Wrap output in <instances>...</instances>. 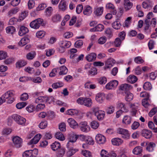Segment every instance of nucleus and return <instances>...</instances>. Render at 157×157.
Wrapping results in <instances>:
<instances>
[{"instance_id": "obj_11", "label": "nucleus", "mask_w": 157, "mask_h": 157, "mask_svg": "<svg viewBox=\"0 0 157 157\" xmlns=\"http://www.w3.org/2000/svg\"><path fill=\"white\" fill-rule=\"evenodd\" d=\"M115 61L114 59L112 58H110L107 59L105 63V69L111 68L115 63Z\"/></svg>"}, {"instance_id": "obj_35", "label": "nucleus", "mask_w": 157, "mask_h": 157, "mask_svg": "<svg viewBox=\"0 0 157 157\" xmlns=\"http://www.w3.org/2000/svg\"><path fill=\"white\" fill-rule=\"evenodd\" d=\"M118 106L121 109L120 110L125 112H127L128 111V109L124 103L122 102L119 103L118 104Z\"/></svg>"}, {"instance_id": "obj_1", "label": "nucleus", "mask_w": 157, "mask_h": 157, "mask_svg": "<svg viewBox=\"0 0 157 157\" xmlns=\"http://www.w3.org/2000/svg\"><path fill=\"white\" fill-rule=\"evenodd\" d=\"M14 94L13 91H8L5 92L2 96L4 101L9 104L12 103L14 101L13 97Z\"/></svg>"}, {"instance_id": "obj_27", "label": "nucleus", "mask_w": 157, "mask_h": 157, "mask_svg": "<svg viewBox=\"0 0 157 157\" xmlns=\"http://www.w3.org/2000/svg\"><path fill=\"white\" fill-rule=\"evenodd\" d=\"M51 147L53 151H56L60 148V144L59 142L55 141L51 145Z\"/></svg>"}, {"instance_id": "obj_54", "label": "nucleus", "mask_w": 157, "mask_h": 157, "mask_svg": "<svg viewBox=\"0 0 157 157\" xmlns=\"http://www.w3.org/2000/svg\"><path fill=\"white\" fill-rule=\"evenodd\" d=\"M65 149L63 147H62L59 149L57 153V156L59 157H62L65 153Z\"/></svg>"}, {"instance_id": "obj_34", "label": "nucleus", "mask_w": 157, "mask_h": 157, "mask_svg": "<svg viewBox=\"0 0 157 157\" xmlns=\"http://www.w3.org/2000/svg\"><path fill=\"white\" fill-rule=\"evenodd\" d=\"M142 151V149L141 147L138 146L136 147L133 150V153L135 155H138L140 154Z\"/></svg>"}, {"instance_id": "obj_56", "label": "nucleus", "mask_w": 157, "mask_h": 157, "mask_svg": "<svg viewBox=\"0 0 157 157\" xmlns=\"http://www.w3.org/2000/svg\"><path fill=\"white\" fill-rule=\"evenodd\" d=\"M134 62L137 64H141L143 63L144 61L140 56H137L135 58Z\"/></svg>"}, {"instance_id": "obj_22", "label": "nucleus", "mask_w": 157, "mask_h": 157, "mask_svg": "<svg viewBox=\"0 0 157 157\" xmlns=\"http://www.w3.org/2000/svg\"><path fill=\"white\" fill-rule=\"evenodd\" d=\"M138 79L137 78L136 76L131 75L127 78V81L131 83H134L136 82Z\"/></svg>"}, {"instance_id": "obj_14", "label": "nucleus", "mask_w": 157, "mask_h": 157, "mask_svg": "<svg viewBox=\"0 0 157 157\" xmlns=\"http://www.w3.org/2000/svg\"><path fill=\"white\" fill-rule=\"evenodd\" d=\"M92 12V8L90 6L86 5L84 7L83 13L84 15L89 16L91 14Z\"/></svg>"}, {"instance_id": "obj_38", "label": "nucleus", "mask_w": 157, "mask_h": 157, "mask_svg": "<svg viewBox=\"0 0 157 157\" xmlns=\"http://www.w3.org/2000/svg\"><path fill=\"white\" fill-rule=\"evenodd\" d=\"M150 101V100L149 98H145L142 100V105L145 108H147L149 105H150V104L149 103V101Z\"/></svg>"}, {"instance_id": "obj_49", "label": "nucleus", "mask_w": 157, "mask_h": 157, "mask_svg": "<svg viewBox=\"0 0 157 157\" xmlns=\"http://www.w3.org/2000/svg\"><path fill=\"white\" fill-rule=\"evenodd\" d=\"M112 26L114 29H120L121 25L119 21H115L112 24Z\"/></svg>"}, {"instance_id": "obj_57", "label": "nucleus", "mask_w": 157, "mask_h": 157, "mask_svg": "<svg viewBox=\"0 0 157 157\" xmlns=\"http://www.w3.org/2000/svg\"><path fill=\"white\" fill-rule=\"evenodd\" d=\"M83 42L81 40H79L76 41L75 44V46L77 48H79L83 45Z\"/></svg>"}, {"instance_id": "obj_24", "label": "nucleus", "mask_w": 157, "mask_h": 157, "mask_svg": "<svg viewBox=\"0 0 157 157\" xmlns=\"http://www.w3.org/2000/svg\"><path fill=\"white\" fill-rule=\"evenodd\" d=\"M104 28V25L101 24H99L94 28L90 29L91 31H101Z\"/></svg>"}, {"instance_id": "obj_46", "label": "nucleus", "mask_w": 157, "mask_h": 157, "mask_svg": "<svg viewBox=\"0 0 157 157\" xmlns=\"http://www.w3.org/2000/svg\"><path fill=\"white\" fill-rule=\"evenodd\" d=\"M6 31L7 33L13 34L15 31V28L13 26L7 27L6 28Z\"/></svg>"}, {"instance_id": "obj_47", "label": "nucleus", "mask_w": 157, "mask_h": 157, "mask_svg": "<svg viewBox=\"0 0 157 157\" xmlns=\"http://www.w3.org/2000/svg\"><path fill=\"white\" fill-rule=\"evenodd\" d=\"M29 80H31L32 81L35 83H40L42 82V79L40 77H36L34 78H28Z\"/></svg>"}, {"instance_id": "obj_36", "label": "nucleus", "mask_w": 157, "mask_h": 157, "mask_svg": "<svg viewBox=\"0 0 157 157\" xmlns=\"http://www.w3.org/2000/svg\"><path fill=\"white\" fill-rule=\"evenodd\" d=\"M155 144L152 142L149 143L147 146L146 150L149 151H152L153 150L154 148L155 147Z\"/></svg>"}, {"instance_id": "obj_29", "label": "nucleus", "mask_w": 157, "mask_h": 157, "mask_svg": "<svg viewBox=\"0 0 157 157\" xmlns=\"http://www.w3.org/2000/svg\"><path fill=\"white\" fill-rule=\"evenodd\" d=\"M105 116V114L104 111L102 110H100L98 113H96L95 116L98 120H102Z\"/></svg>"}, {"instance_id": "obj_25", "label": "nucleus", "mask_w": 157, "mask_h": 157, "mask_svg": "<svg viewBox=\"0 0 157 157\" xmlns=\"http://www.w3.org/2000/svg\"><path fill=\"white\" fill-rule=\"evenodd\" d=\"M29 42V39L27 37H25L21 40L19 42L18 44L20 46H23Z\"/></svg>"}, {"instance_id": "obj_33", "label": "nucleus", "mask_w": 157, "mask_h": 157, "mask_svg": "<svg viewBox=\"0 0 157 157\" xmlns=\"http://www.w3.org/2000/svg\"><path fill=\"white\" fill-rule=\"evenodd\" d=\"M132 117L128 116H124L122 121L123 123L126 124H129L131 122Z\"/></svg>"}, {"instance_id": "obj_6", "label": "nucleus", "mask_w": 157, "mask_h": 157, "mask_svg": "<svg viewBox=\"0 0 157 157\" xmlns=\"http://www.w3.org/2000/svg\"><path fill=\"white\" fill-rule=\"evenodd\" d=\"M117 131L118 134L121 135L122 137L124 139H128L130 137V134L127 129L119 128L117 129Z\"/></svg>"}, {"instance_id": "obj_7", "label": "nucleus", "mask_w": 157, "mask_h": 157, "mask_svg": "<svg viewBox=\"0 0 157 157\" xmlns=\"http://www.w3.org/2000/svg\"><path fill=\"white\" fill-rule=\"evenodd\" d=\"M118 82L116 80H113L110 81L106 84L105 88L107 90H111L113 89L117 86Z\"/></svg>"}, {"instance_id": "obj_16", "label": "nucleus", "mask_w": 157, "mask_h": 157, "mask_svg": "<svg viewBox=\"0 0 157 157\" xmlns=\"http://www.w3.org/2000/svg\"><path fill=\"white\" fill-rule=\"evenodd\" d=\"M97 55L96 53L92 52L87 55L86 56V60L89 62L94 61L96 58Z\"/></svg>"}, {"instance_id": "obj_8", "label": "nucleus", "mask_w": 157, "mask_h": 157, "mask_svg": "<svg viewBox=\"0 0 157 157\" xmlns=\"http://www.w3.org/2000/svg\"><path fill=\"white\" fill-rule=\"evenodd\" d=\"M140 105V104L138 103H135L134 104H130V106L131 109V115L133 116L136 115L137 113L138 107Z\"/></svg>"}, {"instance_id": "obj_50", "label": "nucleus", "mask_w": 157, "mask_h": 157, "mask_svg": "<svg viewBox=\"0 0 157 157\" xmlns=\"http://www.w3.org/2000/svg\"><path fill=\"white\" fill-rule=\"evenodd\" d=\"M36 55L35 52H31L27 55V58L28 59H32L35 57Z\"/></svg>"}, {"instance_id": "obj_39", "label": "nucleus", "mask_w": 157, "mask_h": 157, "mask_svg": "<svg viewBox=\"0 0 157 157\" xmlns=\"http://www.w3.org/2000/svg\"><path fill=\"white\" fill-rule=\"evenodd\" d=\"M56 139L61 141H63L65 139V137L62 133L61 132H57L55 135Z\"/></svg>"}, {"instance_id": "obj_64", "label": "nucleus", "mask_w": 157, "mask_h": 157, "mask_svg": "<svg viewBox=\"0 0 157 157\" xmlns=\"http://www.w3.org/2000/svg\"><path fill=\"white\" fill-rule=\"evenodd\" d=\"M151 1L150 0H147L143 2L142 3L143 7L146 9L148 8L150 5Z\"/></svg>"}, {"instance_id": "obj_37", "label": "nucleus", "mask_w": 157, "mask_h": 157, "mask_svg": "<svg viewBox=\"0 0 157 157\" xmlns=\"http://www.w3.org/2000/svg\"><path fill=\"white\" fill-rule=\"evenodd\" d=\"M133 98V95L132 93L129 92H128L126 93L125 99L127 101H129L132 100Z\"/></svg>"}, {"instance_id": "obj_55", "label": "nucleus", "mask_w": 157, "mask_h": 157, "mask_svg": "<svg viewBox=\"0 0 157 157\" xmlns=\"http://www.w3.org/2000/svg\"><path fill=\"white\" fill-rule=\"evenodd\" d=\"M39 127L41 129H44L47 126V122L46 121L41 122L39 125Z\"/></svg>"}, {"instance_id": "obj_13", "label": "nucleus", "mask_w": 157, "mask_h": 157, "mask_svg": "<svg viewBox=\"0 0 157 157\" xmlns=\"http://www.w3.org/2000/svg\"><path fill=\"white\" fill-rule=\"evenodd\" d=\"M50 98L47 96H40L36 99L35 101L36 103L42 102H47L48 101Z\"/></svg>"}, {"instance_id": "obj_12", "label": "nucleus", "mask_w": 157, "mask_h": 157, "mask_svg": "<svg viewBox=\"0 0 157 157\" xmlns=\"http://www.w3.org/2000/svg\"><path fill=\"white\" fill-rule=\"evenodd\" d=\"M71 127L75 128L78 127V124L76 121L72 118H69L67 121Z\"/></svg>"}, {"instance_id": "obj_42", "label": "nucleus", "mask_w": 157, "mask_h": 157, "mask_svg": "<svg viewBox=\"0 0 157 157\" xmlns=\"http://www.w3.org/2000/svg\"><path fill=\"white\" fill-rule=\"evenodd\" d=\"M144 90H150L152 88V86L150 82H146L144 84L143 86Z\"/></svg>"}, {"instance_id": "obj_28", "label": "nucleus", "mask_w": 157, "mask_h": 157, "mask_svg": "<svg viewBox=\"0 0 157 157\" xmlns=\"http://www.w3.org/2000/svg\"><path fill=\"white\" fill-rule=\"evenodd\" d=\"M83 105L88 107H90L92 104V100L90 98H84Z\"/></svg>"}, {"instance_id": "obj_63", "label": "nucleus", "mask_w": 157, "mask_h": 157, "mask_svg": "<svg viewBox=\"0 0 157 157\" xmlns=\"http://www.w3.org/2000/svg\"><path fill=\"white\" fill-rule=\"evenodd\" d=\"M106 38L105 36H102L100 37L98 40V43L101 44H104L106 41Z\"/></svg>"}, {"instance_id": "obj_58", "label": "nucleus", "mask_w": 157, "mask_h": 157, "mask_svg": "<svg viewBox=\"0 0 157 157\" xmlns=\"http://www.w3.org/2000/svg\"><path fill=\"white\" fill-rule=\"evenodd\" d=\"M121 43V40L119 38H116L114 41V45L116 47H119Z\"/></svg>"}, {"instance_id": "obj_9", "label": "nucleus", "mask_w": 157, "mask_h": 157, "mask_svg": "<svg viewBox=\"0 0 157 157\" xmlns=\"http://www.w3.org/2000/svg\"><path fill=\"white\" fill-rule=\"evenodd\" d=\"M79 128L80 130L83 132H87L90 130V127L86 121L81 122L79 124Z\"/></svg>"}, {"instance_id": "obj_51", "label": "nucleus", "mask_w": 157, "mask_h": 157, "mask_svg": "<svg viewBox=\"0 0 157 157\" xmlns=\"http://www.w3.org/2000/svg\"><path fill=\"white\" fill-rule=\"evenodd\" d=\"M17 8L16 7L10 10L8 12V15L11 17L13 14H16L18 11Z\"/></svg>"}, {"instance_id": "obj_4", "label": "nucleus", "mask_w": 157, "mask_h": 157, "mask_svg": "<svg viewBox=\"0 0 157 157\" xmlns=\"http://www.w3.org/2000/svg\"><path fill=\"white\" fill-rule=\"evenodd\" d=\"M12 140L13 146L15 147L19 148L22 147L23 140L20 137L17 136H14L12 137Z\"/></svg>"}, {"instance_id": "obj_32", "label": "nucleus", "mask_w": 157, "mask_h": 157, "mask_svg": "<svg viewBox=\"0 0 157 157\" xmlns=\"http://www.w3.org/2000/svg\"><path fill=\"white\" fill-rule=\"evenodd\" d=\"M60 71L59 72V74L60 75H64L67 73L68 72V69L64 66H61L60 68H59V70Z\"/></svg>"}, {"instance_id": "obj_45", "label": "nucleus", "mask_w": 157, "mask_h": 157, "mask_svg": "<svg viewBox=\"0 0 157 157\" xmlns=\"http://www.w3.org/2000/svg\"><path fill=\"white\" fill-rule=\"evenodd\" d=\"M97 69L95 67H93L88 71V75L92 76H94L97 74Z\"/></svg>"}, {"instance_id": "obj_23", "label": "nucleus", "mask_w": 157, "mask_h": 157, "mask_svg": "<svg viewBox=\"0 0 157 157\" xmlns=\"http://www.w3.org/2000/svg\"><path fill=\"white\" fill-rule=\"evenodd\" d=\"M105 98V94L103 93H98L96 97V100L99 103H102Z\"/></svg>"}, {"instance_id": "obj_48", "label": "nucleus", "mask_w": 157, "mask_h": 157, "mask_svg": "<svg viewBox=\"0 0 157 157\" xmlns=\"http://www.w3.org/2000/svg\"><path fill=\"white\" fill-rule=\"evenodd\" d=\"M61 45L66 48H69L71 46V43L69 41H63L61 42Z\"/></svg>"}, {"instance_id": "obj_53", "label": "nucleus", "mask_w": 157, "mask_h": 157, "mask_svg": "<svg viewBox=\"0 0 157 157\" xmlns=\"http://www.w3.org/2000/svg\"><path fill=\"white\" fill-rule=\"evenodd\" d=\"M78 138V135H73L71 136L70 138L69 141L67 143V145L70 144V142H75L77 140Z\"/></svg>"}, {"instance_id": "obj_10", "label": "nucleus", "mask_w": 157, "mask_h": 157, "mask_svg": "<svg viewBox=\"0 0 157 157\" xmlns=\"http://www.w3.org/2000/svg\"><path fill=\"white\" fill-rule=\"evenodd\" d=\"M95 139L97 143L99 144H103L106 141L105 137L100 134H98L96 135Z\"/></svg>"}, {"instance_id": "obj_59", "label": "nucleus", "mask_w": 157, "mask_h": 157, "mask_svg": "<svg viewBox=\"0 0 157 157\" xmlns=\"http://www.w3.org/2000/svg\"><path fill=\"white\" fill-rule=\"evenodd\" d=\"M26 105L25 102H21L17 104L16 107L17 109H20L24 107Z\"/></svg>"}, {"instance_id": "obj_20", "label": "nucleus", "mask_w": 157, "mask_h": 157, "mask_svg": "<svg viewBox=\"0 0 157 157\" xmlns=\"http://www.w3.org/2000/svg\"><path fill=\"white\" fill-rule=\"evenodd\" d=\"M41 138V135L38 134L36 135L29 142V144H36L39 141Z\"/></svg>"}, {"instance_id": "obj_15", "label": "nucleus", "mask_w": 157, "mask_h": 157, "mask_svg": "<svg viewBox=\"0 0 157 157\" xmlns=\"http://www.w3.org/2000/svg\"><path fill=\"white\" fill-rule=\"evenodd\" d=\"M152 134L151 131L147 129L143 130L141 132L142 136L147 139L151 138L152 136Z\"/></svg>"}, {"instance_id": "obj_31", "label": "nucleus", "mask_w": 157, "mask_h": 157, "mask_svg": "<svg viewBox=\"0 0 157 157\" xmlns=\"http://www.w3.org/2000/svg\"><path fill=\"white\" fill-rule=\"evenodd\" d=\"M27 64V62L23 60H21L17 62L16 63V65L17 67L20 68L26 65Z\"/></svg>"}, {"instance_id": "obj_26", "label": "nucleus", "mask_w": 157, "mask_h": 157, "mask_svg": "<svg viewBox=\"0 0 157 157\" xmlns=\"http://www.w3.org/2000/svg\"><path fill=\"white\" fill-rule=\"evenodd\" d=\"M103 7H99L95 9L94 13L96 16L101 15L103 12Z\"/></svg>"}, {"instance_id": "obj_19", "label": "nucleus", "mask_w": 157, "mask_h": 157, "mask_svg": "<svg viewBox=\"0 0 157 157\" xmlns=\"http://www.w3.org/2000/svg\"><path fill=\"white\" fill-rule=\"evenodd\" d=\"M112 144L114 145L119 146L123 142V140L120 138H115L111 140Z\"/></svg>"}, {"instance_id": "obj_41", "label": "nucleus", "mask_w": 157, "mask_h": 157, "mask_svg": "<svg viewBox=\"0 0 157 157\" xmlns=\"http://www.w3.org/2000/svg\"><path fill=\"white\" fill-rule=\"evenodd\" d=\"M61 16L59 14H56L52 17V20L53 22L60 21L61 18Z\"/></svg>"}, {"instance_id": "obj_2", "label": "nucleus", "mask_w": 157, "mask_h": 157, "mask_svg": "<svg viewBox=\"0 0 157 157\" xmlns=\"http://www.w3.org/2000/svg\"><path fill=\"white\" fill-rule=\"evenodd\" d=\"M44 24L43 22V20L41 18H38L35 20L33 21L30 24V27L34 29H37L39 27L42 25L43 26Z\"/></svg>"}, {"instance_id": "obj_21", "label": "nucleus", "mask_w": 157, "mask_h": 157, "mask_svg": "<svg viewBox=\"0 0 157 157\" xmlns=\"http://www.w3.org/2000/svg\"><path fill=\"white\" fill-rule=\"evenodd\" d=\"M132 87L128 84H124L121 85L120 86V90L124 91H128L131 89Z\"/></svg>"}, {"instance_id": "obj_3", "label": "nucleus", "mask_w": 157, "mask_h": 157, "mask_svg": "<svg viewBox=\"0 0 157 157\" xmlns=\"http://www.w3.org/2000/svg\"><path fill=\"white\" fill-rule=\"evenodd\" d=\"M38 151L36 149L25 151L22 154L23 157H36L38 155Z\"/></svg>"}, {"instance_id": "obj_30", "label": "nucleus", "mask_w": 157, "mask_h": 157, "mask_svg": "<svg viewBox=\"0 0 157 157\" xmlns=\"http://www.w3.org/2000/svg\"><path fill=\"white\" fill-rule=\"evenodd\" d=\"M58 7L60 10L65 11L67 9L66 2L64 1H61Z\"/></svg>"}, {"instance_id": "obj_61", "label": "nucleus", "mask_w": 157, "mask_h": 157, "mask_svg": "<svg viewBox=\"0 0 157 157\" xmlns=\"http://www.w3.org/2000/svg\"><path fill=\"white\" fill-rule=\"evenodd\" d=\"M35 6V2L33 0H29L28 3V6L29 9H32Z\"/></svg>"}, {"instance_id": "obj_43", "label": "nucleus", "mask_w": 157, "mask_h": 157, "mask_svg": "<svg viewBox=\"0 0 157 157\" xmlns=\"http://www.w3.org/2000/svg\"><path fill=\"white\" fill-rule=\"evenodd\" d=\"M70 52L71 54V55L70 56V58L73 59L75 57L77 56V55L76 54H75L77 52V50L76 49H71L70 50Z\"/></svg>"}, {"instance_id": "obj_62", "label": "nucleus", "mask_w": 157, "mask_h": 157, "mask_svg": "<svg viewBox=\"0 0 157 157\" xmlns=\"http://www.w3.org/2000/svg\"><path fill=\"white\" fill-rule=\"evenodd\" d=\"M59 71V68H57L53 69L51 72L49 74V75L51 77H53L56 75L57 71Z\"/></svg>"}, {"instance_id": "obj_44", "label": "nucleus", "mask_w": 157, "mask_h": 157, "mask_svg": "<svg viewBox=\"0 0 157 157\" xmlns=\"http://www.w3.org/2000/svg\"><path fill=\"white\" fill-rule=\"evenodd\" d=\"M63 86V84L62 82H59L53 83L52 86L53 89H56L58 88L62 87Z\"/></svg>"}, {"instance_id": "obj_60", "label": "nucleus", "mask_w": 157, "mask_h": 157, "mask_svg": "<svg viewBox=\"0 0 157 157\" xmlns=\"http://www.w3.org/2000/svg\"><path fill=\"white\" fill-rule=\"evenodd\" d=\"M78 113V111L75 109H70L68 110L67 113L69 115H72L77 114Z\"/></svg>"}, {"instance_id": "obj_17", "label": "nucleus", "mask_w": 157, "mask_h": 157, "mask_svg": "<svg viewBox=\"0 0 157 157\" xmlns=\"http://www.w3.org/2000/svg\"><path fill=\"white\" fill-rule=\"evenodd\" d=\"M133 3L129 0H125L124 3V8L127 11L130 10L132 7Z\"/></svg>"}, {"instance_id": "obj_18", "label": "nucleus", "mask_w": 157, "mask_h": 157, "mask_svg": "<svg viewBox=\"0 0 157 157\" xmlns=\"http://www.w3.org/2000/svg\"><path fill=\"white\" fill-rule=\"evenodd\" d=\"M29 31L27 28L24 26H21L20 27L18 32L19 35L21 36H23L28 33Z\"/></svg>"}, {"instance_id": "obj_40", "label": "nucleus", "mask_w": 157, "mask_h": 157, "mask_svg": "<svg viewBox=\"0 0 157 157\" xmlns=\"http://www.w3.org/2000/svg\"><path fill=\"white\" fill-rule=\"evenodd\" d=\"M81 154L86 157H93L91 153L86 150H82L81 151Z\"/></svg>"}, {"instance_id": "obj_52", "label": "nucleus", "mask_w": 157, "mask_h": 157, "mask_svg": "<svg viewBox=\"0 0 157 157\" xmlns=\"http://www.w3.org/2000/svg\"><path fill=\"white\" fill-rule=\"evenodd\" d=\"M99 126V124L97 121H92L90 124L91 127L94 129H97Z\"/></svg>"}, {"instance_id": "obj_5", "label": "nucleus", "mask_w": 157, "mask_h": 157, "mask_svg": "<svg viewBox=\"0 0 157 157\" xmlns=\"http://www.w3.org/2000/svg\"><path fill=\"white\" fill-rule=\"evenodd\" d=\"M12 118L19 124L24 125L25 122V119L19 115L14 114L12 116Z\"/></svg>"}]
</instances>
